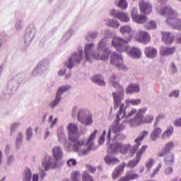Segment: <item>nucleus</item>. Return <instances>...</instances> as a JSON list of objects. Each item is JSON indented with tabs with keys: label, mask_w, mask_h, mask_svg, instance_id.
Masks as SVG:
<instances>
[{
	"label": "nucleus",
	"mask_w": 181,
	"mask_h": 181,
	"mask_svg": "<svg viewBox=\"0 0 181 181\" xmlns=\"http://www.w3.org/2000/svg\"><path fill=\"white\" fill-rule=\"evenodd\" d=\"M110 81L112 87L117 90V92H113L112 95L113 97L115 110L119 108V111L116 115L119 121L122 119V118H125L124 122L129 124V127H139V125H142L143 124H151V122H153V119H155L153 115H147L145 117V114H146L148 111V107H142L139 110L132 108L127 113V106H125L124 103H122L125 90L124 88L119 85V78L118 76L112 74L110 77Z\"/></svg>",
	"instance_id": "nucleus-1"
},
{
	"label": "nucleus",
	"mask_w": 181,
	"mask_h": 181,
	"mask_svg": "<svg viewBox=\"0 0 181 181\" xmlns=\"http://www.w3.org/2000/svg\"><path fill=\"white\" fill-rule=\"evenodd\" d=\"M125 129V124L123 123L119 124L118 122L113 124L107 130L106 135L107 144H109V148L107 150L108 153H122L123 155H128V156H134L135 152L138 151V148L141 146L142 141L148 136L149 132L148 131H143L140 134V136L137 137L135 140V145L131 146L122 145L118 143V141L125 139V135L120 134Z\"/></svg>",
	"instance_id": "nucleus-2"
},
{
	"label": "nucleus",
	"mask_w": 181,
	"mask_h": 181,
	"mask_svg": "<svg viewBox=\"0 0 181 181\" xmlns=\"http://www.w3.org/2000/svg\"><path fill=\"white\" fill-rule=\"evenodd\" d=\"M98 132V130H94L88 139L82 138L78 141H73L72 143L67 142V137L62 129H58L57 136L59 142L64 144L67 152H76L78 155H87L94 148V139H95Z\"/></svg>",
	"instance_id": "nucleus-3"
},
{
	"label": "nucleus",
	"mask_w": 181,
	"mask_h": 181,
	"mask_svg": "<svg viewBox=\"0 0 181 181\" xmlns=\"http://www.w3.org/2000/svg\"><path fill=\"white\" fill-rule=\"evenodd\" d=\"M130 41L131 37L124 40L119 37H115L112 40V45L119 53L126 52L132 59H140L142 52L136 47H129L128 42Z\"/></svg>",
	"instance_id": "nucleus-4"
},
{
	"label": "nucleus",
	"mask_w": 181,
	"mask_h": 181,
	"mask_svg": "<svg viewBox=\"0 0 181 181\" xmlns=\"http://www.w3.org/2000/svg\"><path fill=\"white\" fill-rule=\"evenodd\" d=\"M157 12H158L161 16L167 17L165 20L167 25H169V26H171L173 29L181 30V19L177 18L179 13H177V11L173 10L170 6L158 7Z\"/></svg>",
	"instance_id": "nucleus-5"
},
{
	"label": "nucleus",
	"mask_w": 181,
	"mask_h": 181,
	"mask_svg": "<svg viewBox=\"0 0 181 181\" xmlns=\"http://www.w3.org/2000/svg\"><path fill=\"white\" fill-rule=\"evenodd\" d=\"M71 116L73 118H78V121L83 124V125H86L87 127L93 125V116L86 109L78 108L77 106H75L72 109Z\"/></svg>",
	"instance_id": "nucleus-6"
},
{
	"label": "nucleus",
	"mask_w": 181,
	"mask_h": 181,
	"mask_svg": "<svg viewBox=\"0 0 181 181\" xmlns=\"http://www.w3.org/2000/svg\"><path fill=\"white\" fill-rule=\"evenodd\" d=\"M22 81L23 79L21 75L14 76L13 78L8 81L7 88L3 90L1 95V100H9V98H11V95L13 94V91H16L18 84H22Z\"/></svg>",
	"instance_id": "nucleus-7"
},
{
	"label": "nucleus",
	"mask_w": 181,
	"mask_h": 181,
	"mask_svg": "<svg viewBox=\"0 0 181 181\" xmlns=\"http://www.w3.org/2000/svg\"><path fill=\"white\" fill-rule=\"evenodd\" d=\"M84 58V51L83 50V47H78L77 52H75L69 58L68 61L64 63L65 67L68 69H73L74 66L80 64L83 62Z\"/></svg>",
	"instance_id": "nucleus-8"
},
{
	"label": "nucleus",
	"mask_w": 181,
	"mask_h": 181,
	"mask_svg": "<svg viewBox=\"0 0 181 181\" xmlns=\"http://www.w3.org/2000/svg\"><path fill=\"white\" fill-rule=\"evenodd\" d=\"M108 38L104 37L101 39L96 45V50L98 56H101L102 58L99 60H108L110 54H111V50H110L107 46L108 45Z\"/></svg>",
	"instance_id": "nucleus-9"
},
{
	"label": "nucleus",
	"mask_w": 181,
	"mask_h": 181,
	"mask_svg": "<svg viewBox=\"0 0 181 181\" xmlns=\"http://www.w3.org/2000/svg\"><path fill=\"white\" fill-rule=\"evenodd\" d=\"M84 59L85 62L91 63V59H96L100 60L103 57L98 55V52L95 51V44L90 42L85 45L84 47Z\"/></svg>",
	"instance_id": "nucleus-10"
},
{
	"label": "nucleus",
	"mask_w": 181,
	"mask_h": 181,
	"mask_svg": "<svg viewBox=\"0 0 181 181\" xmlns=\"http://www.w3.org/2000/svg\"><path fill=\"white\" fill-rule=\"evenodd\" d=\"M122 60L123 58L121 54L116 52H112L111 54L110 64H112V66H115V67H117V69H119V70L126 71V70H128V68L127 67V65L122 63Z\"/></svg>",
	"instance_id": "nucleus-11"
},
{
	"label": "nucleus",
	"mask_w": 181,
	"mask_h": 181,
	"mask_svg": "<svg viewBox=\"0 0 181 181\" xmlns=\"http://www.w3.org/2000/svg\"><path fill=\"white\" fill-rule=\"evenodd\" d=\"M52 168H57V163L56 162H52L50 156H47L45 157V160L42 162V168H40V176L42 180L46 177V172L45 171H47L49 169H52Z\"/></svg>",
	"instance_id": "nucleus-12"
},
{
	"label": "nucleus",
	"mask_w": 181,
	"mask_h": 181,
	"mask_svg": "<svg viewBox=\"0 0 181 181\" xmlns=\"http://www.w3.org/2000/svg\"><path fill=\"white\" fill-rule=\"evenodd\" d=\"M49 60L43 59L41 61L37 66L33 69L32 72V76H42V74H45L46 71H47V69H49Z\"/></svg>",
	"instance_id": "nucleus-13"
},
{
	"label": "nucleus",
	"mask_w": 181,
	"mask_h": 181,
	"mask_svg": "<svg viewBox=\"0 0 181 181\" xmlns=\"http://www.w3.org/2000/svg\"><path fill=\"white\" fill-rule=\"evenodd\" d=\"M36 35V28L35 26L30 25L25 30V33L23 35V40L25 46H29L32 42V40L35 39Z\"/></svg>",
	"instance_id": "nucleus-14"
},
{
	"label": "nucleus",
	"mask_w": 181,
	"mask_h": 181,
	"mask_svg": "<svg viewBox=\"0 0 181 181\" xmlns=\"http://www.w3.org/2000/svg\"><path fill=\"white\" fill-rule=\"evenodd\" d=\"M68 135L72 142H78V127L76 124L70 123L67 127Z\"/></svg>",
	"instance_id": "nucleus-15"
},
{
	"label": "nucleus",
	"mask_w": 181,
	"mask_h": 181,
	"mask_svg": "<svg viewBox=\"0 0 181 181\" xmlns=\"http://www.w3.org/2000/svg\"><path fill=\"white\" fill-rule=\"evenodd\" d=\"M109 14L115 19H119L121 22H129V16H128V13L124 11L112 8L109 11Z\"/></svg>",
	"instance_id": "nucleus-16"
},
{
	"label": "nucleus",
	"mask_w": 181,
	"mask_h": 181,
	"mask_svg": "<svg viewBox=\"0 0 181 181\" xmlns=\"http://www.w3.org/2000/svg\"><path fill=\"white\" fill-rule=\"evenodd\" d=\"M132 18L136 23L142 24L148 22V18L144 15L138 14V8L134 7L132 10Z\"/></svg>",
	"instance_id": "nucleus-17"
},
{
	"label": "nucleus",
	"mask_w": 181,
	"mask_h": 181,
	"mask_svg": "<svg viewBox=\"0 0 181 181\" xmlns=\"http://www.w3.org/2000/svg\"><path fill=\"white\" fill-rule=\"evenodd\" d=\"M148 149V146H143L141 149L136 153V160H131L128 164L127 167L132 169V168H135L138 163H139V160H141V158H142V154Z\"/></svg>",
	"instance_id": "nucleus-18"
},
{
	"label": "nucleus",
	"mask_w": 181,
	"mask_h": 181,
	"mask_svg": "<svg viewBox=\"0 0 181 181\" xmlns=\"http://www.w3.org/2000/svg\"><path fill=\"white\" fill-rule=\"evenodd\" d=\"M137 35V36L134 37V39L137 42H139V43L146 45L151 42V36L147 32L139 30Z\"/></svg>",
	"instance_id": "nucleus-19"
},
{
	"label": "nucleus",
	"mask_w": 181,
	"mask_h": 181,
	"mask_svg": "<svg viewBox=\"0 0 181 181\" xmlns=\"http://www.w3.org/2000/svg\"><path fill=\"white\" fill-rule=\"evenodd\" d=\"M176 52V47H165L162 46L160 47V54L163 57H169V56H173Z\"/></svg>",
	"instance_id": "nucleus-20"
},
{
	"label": "nucleus",
	"mask_w": 181,
	"mask_h": 181,
	"mask_svg": "<svg viewBox=\"0 0 181 181\" xmlns=\"http://www.w3.org/2000/svg\"><path fill=\"white\" fill-rule=\"evenodd\" d=\"M52 156H54L55 161H52V158H49L51 159V161L53 163L55 162L56 163H57L59 160H62V159H63V150L62 149V148H60V146H55L52 149Z\"/></svg>",
	"instance_id": "nucleus-21"
},
{
	"label": "nucleus",
	"mask_w": 181,
	"mask_h": 181,
	"mask_svg": "<svg viewBox=\"0 0 181 181\" xmlns=\"http://www.w3.org/2000/svg\"><path fill=\"white\" fill-rule=\"evenodd\" d=\"M162 40L165 45H172L175 40V34L170 32L163 31L161 33Z\"/></svg>",
	"instance_id": "nucleus-22"
},
{
	"label": "nucleus",
	"mask_w": 181,
	"mask_h": 181,
	"mask_svg": "<svg viewBox=\"0 0 181 181\" xmlns=\"http://www.w3.org/2000/svg\"><path fill=\"white\" fill-rule=\"evenodd\" d=\"M127 166V163H123L122 165H118L115 170L112 171V177L113 180H117L119 177V176L122 175L124 173V169Z\"/></svg>",
	"instance_id": "nucleus-23"
},
{
	"label": "nucleus",
	"mask_w": 181,
	"mask_h": 181,
	"mask_svg": "<svg viewBox=\"0 0 181 181\" xmlns=\"http://www.w3.org/2000/svg\"><path fill=\"white\" fill-rule=\"evenodd\" d=\"M173 148H175V142L170 141L167 143L164 148L158 152V155L159 158H163V155H165V153H170V151H172Z\"/></svg>",
	"instance_id": "nucleus-24"
},
{
	"label": "nucleus",
	"mask_w": 181,
	"mask_h": 181,
	"mask_svg": "<svg viewBox=\"0 0 181 181\" xmlns=\"http://www.w3.org/2000/svg\"><path fill=\"white\" fill-rule=\"evenodd\" d=\"M139 6L141 13L148 14L152 12V6L148 1L142 0L139 4Z\"/></svg>",
	"instance_id": "nucleus-25"
},
{
	"label": "nucleus",
	"mask_w": 181,
	"mask_h": 181,
	"mask_svg": "<svg viewBox=\"0 0 181 181\" xmlns=\"http://www.w3.org/2000/svg\"><path fill=\"white\" fill-rule=\"evenodd\" d=\"M144 54L148 59H155L158 56V49L153 47H146L144 49Z\"/></svg>",
	"instance_id": "nucleus-26"
},
{
	"label": "nucleus",
	"mask_w": 181,
	"mask_h": 181,
	"mask_svg": "<svg viewBox=\"0 0 181 181\" xmlns=\"http://www.w3.org/2000/svg\"><path fill=\"white\" fill-rule=\"evenodd\" d=\"M136 179H139V175L135 173L134 171L130 170L126 173L124 177H122L118 181H131L136 180Z\"/></svg>",
	"instance_id": "nucleus-27"
},
{
	"label": "nucleus",
	"mask_w": 181,
	"mask_h": 181,
	"mask_svg": "<svg viewBox=\"0 0 181 181\" xmlns=\"http://www.w3.org/2000/svg\"><path fill=\"white\" fill-rule=\"evenodd\" d=\"M120 32L122 33V35H129V37H127L124 40H127V39H131L132 40V38L134 37V35L132 33V28H131V26L129 25H124L120 28Z\"/></svg>",
	"instance_id": "nucleus-28"
},
{
	"label": "nucleus",
	"mask_w": 181,
	"mask_h": 181,
	"mask_svg": "<svg viewBox=\"0 0 181 181\" xmlns=\"http://www.w3.org/2000/svg\"><path fill=\"white\" fill-rule=\"evenodd\" d=\"M139 91H141L139 85L137 83H132L127 88L126 94H134V93H139Z\"/></svg>",
	"instance_id": "nucleus-29"
},
{
	"label": "nucleus",
	"mask_w": 181,
	"mask_h": 181,
	"mask_svg": "<svg viewBox=\"0 0 181 181\" xmlns=\"http://www.w3.org/2000/svg\"><path fill=\"white\" fill-rule=\"evenodd\" d=\"M105 162L106 165H108L109 166H115V165L119 163V159L110 156H106L105 157Z\"/></svg>",
	"instance_id": "nucleus-30"
},
{
	"label": "nucleus",
	"mask_w": 181,
	"mask_h": 181,
	"mask_svg": "<svg viewBox=\"0 0 181 181\" xmlns=\"http://www.w3.org/2000/svg\"><path fill=\"white\" fill-rule=\"evenodd\" d=\"M163 157L165 165H173L175 163V156L172 153H164Z\"/></svg>",
	"instance_id": "nucleus-31"
},
{
	"label": "nucleus",
	"mask_w": 181,
	"mask_h": 181,
	"mask_svg": "<svg viewBox=\"0 0 181 181\" xmlns=\"http://www.w3.org/2000/svg\"><path fill=\"white\" fill-rule=\"evenodd\" d=\"M71 88V86L70 85H64L59 87L56 95L59 97V98H62V95L67 91H69Z\"/></svg>",
	"instance_id": "nucleus-32"
},
{
	"label": "nucleus",
	"mask_w": 181,
	"mask_h": 181,
	"mask_svg": "<svg viewBox=\"0 0 181 181\" xmlns=\"http://www.w3.org/2000/svg\"><path fill=\"white\" fill-rule=\"evenodd\" d=\"M160 134H162V129L155 127L150 135L151 141H156V139L159 138V135H160Z\"/></svg>",
	"instance_id": "nucleus-33"
},
{
	"label": "nucleus",
	"mask_w": 181,
	"mask_h": 181,
	"mask_svg": "<svg viewBox=\"0 0 181 181\" xmlns=\"http://www.w3.org/2000/svg\"><path fill=\"white\" fill-rule=\"evenodd\" d=\"M73 35H74V30L73 28H69L67 32H66L62 39V42L63 43H66V42L70 40L71 37H73Z\"/></svg>",
	"instance_id": "nucleus-34"
},
{
	"label": "nucleus",
	"mask_w": 181,
	"mask_h": 181,
	"mask_svg": "<svg viewBox=\"0 0 181 181\" xmlns=\"http://www.w3.org/2000/svg\"><path fill=\"white\" fill-rule=\"evenodd\" d=\"M115 4L122 11H125L128 8V1L127 0H115Z\"/></svg>",
	"instance_id": "nucleus-35"
},
{
	"label": "nucleus",
	"mask_w": 181,
	"mask_h": 181,
	"mask_svg": "<svg viewBox=\"0 0 181 181\" xmlns=\"http://www.w3.org/2000/svg\"><path fill=\"white\" fill-rule=\"evenodd\" d=\"M92 81H93V83H95L96 84H98L99 86H105V82L104 81L103 76L101 75H96L93 76L92 78Z\"/></svg>",
	"instance_id": "nucleus-36"
},
{
	"label": "nucleus",
	"mask_w": 181,
	"mask_h": 181,
	"mask_svg": "<svg viewBox=\"0 0 181 181\" xmlns=\"http://www.w3.org/2000/svg\"><path fill=\"white\" fill-rule=\"evenodd\" d=\"M23 142V134L19 132L18 133L16 137V146L17 149H19L21 148V146L22 145Z\"/></svg>",
	"instance_id": "nucleus-37"
},
{
	"label": "nucleus",
	"mask_w": 181,
	"mask_h": 181,
	"mask_svg": "<svg viewBox=\"0 0 181 181\" xmlns=\"http://www.w3.org/2000/svg\"><path fill=\"white\" fill-rule=\"evenodd\" d=\"M125 104L127 107H129V105H139L141 104V99H127Z\"/></svg>",
	"instance_id": "nucleus-38"
},
{
	"label": "nucleus",
	"mask_w": 181,
	"mask_h": 181,
	"mask_svg": "<svg viewBox=\"0 0 181 181\" xmlns=\"http://www.w3.org/2000/svg\"><path fill=\"white\" fill-rule=\"evenodd\" d=\"M173 134V127H169L167 129L163 132L162 135L163 139H167V138H170Z\"/></svg>",
	"instance_id": "nucleus-39"
},
{
	"label": "nucleus",
	"mask_w": 181,
	"mask_h": 181,
	"mask_svg": "<svg viewBox=\"0 0 181 181\" xmlns=\"http://www.w3.org/2000/svg\"><path fill=\"white\" fill-rule=\"evenodd\" d=\"M23 181L32 180V171H30V169L27 168L26 170H25L23 174Z\"/></svg>",
	"instance_id": "nucleus-40"
},
{
	"label": "nucleus",
	"mask_w": 181,
	"mask_h": 181,
	"mask_svg": "<svg viewBox=\"0 0 181 181\" xmlns=\"http://www.w3.org/2000/svg\"><path fill=\"white\" fill-rule=\"evenodd\" d=\"M88 40H95L98 37V31H90L88 33L86 37Z\"/></svg>",
	"instance_id": "nucleus-41"
},
{
	"label": "nucleus",
	"mask_w": 181,
	"mask_h": 181,
	"mask_svg": "<svg viewBox=\"0 0 181 181\" xmlns=\"http://www.w3.org/2000/svg\"><path fill=\"white\" fill-rule=\"evenodd\" d=\"M107 26H110V28H115L116 29L119 28V22L114 19H108L107 21Z\"/></svg>",
	"instance_id": "nucleus-42"
},
{
	"label": "nucleus",
	"mask_w": 181,
	"mask_h": 181,
	"mask_svg": "<svg viewBox=\"0 0 181 181\" xmlns=\"http://www.w3.org/2000/svg\"><path fill=\"white\" fill-rule=\"evenodd\" d=\"M60 101H62V98H59V96H55V99L50 103L49 104V107L53 110L54 108H56V107H57V105H59V103H60Z\"/></svg>",
	"instance_id": "nucleus-43"
},
{
	"label": "nucleus",
	"mask_w": 181,
	"mask_h": 181,
	"mask_svg": "<svg viewBox=\"0 0 181 181\" xmlns=\"http://www.w3.org/2000/svg\"><path fill=\"white\" fill-rule=\"evenodd\" d=\"M15 155L14 154H10L7 156L6 157V164L7 166H12L13 165V162H15Z\"/></svg>",
	"instance_id": "nucleus-44"
},
{
	"label": "nucleus",
	"mask_w": 181,
	"mask_h": 181,
	"mask_svg": "<svg viewBox=\"0 0 181 181\" xmlns=\"http://www.w3.org/2000/svg\"><path fill=\"white\" fill-rule=\"evenodd\" d=\"M27 141H30L32 136H33V129L32 127H28L25 132Z\"/></svg>",
	"instance_id": "nucleus-45"
},
{
	"label": "nucleus",
	"mask_w": 181,
	"mask_h": 181,
	"mask_svg": "<svg viewBox=\"0 0 181 181\" xmlns=\"http://www.w3.org/2000/svg\"><path fill=\"white\" fill-rule=\"evenodd\" d=\"M48 123L50 124V128L53 129L54 127V125L57 124V117L53 119V115H50L48 119Z\"/></svg>",
	"instance_id": "nucleus-46"
},
{
	"label": "nucleus",
	"mask_w": 181,
	"mask_h": 181,
	"mask_svg": "<svg viewBox=\"0 0 181 181\" xmlns=\"http://www.w3.org/2000/svg\"><path fill=\"white\" fill-rule=\"evenodd\" d=\"M80 177V173L78 171H74L71 175V181H78Z\"/></svg>",
	"instance_id": "nucleus-47"
},
{
	"label": "nucleus",
	"mask_w": 181,
	"mask_h": 181,
	"mask_svg": "<svg viewBox=\"0 0 181 181\" xmlns=\"http://www.w3.org/2000/svg\"><path fill=\"white\" fill-rule=\"evenodd\" d=\"M23 28V21L22 20H18L15 25L16 30L19 32L20 30H22Z\"/></svg>",
	"instance_id": "nucleus-48"
},
{
	"label": "nucleus",
	"mask_w": 181,
	"mask_h": 181,
	"mask_svg": "<svg viewBox=\"0 0 181 181\" xmlns=\"http://www.w3.org/2000/svg\"><path fill=\"white\" fill-rule=\"evenodd\" d=\"M156 26H157L156 22L151 21H149L148 24L145 27L146 28V29H148V30H151L156 29Z\"/></svg>",
	"instance_id": "nucleus-49"
},
{
	"label": "nucleus",
	"mask_w": 181,
	"mask_h": 181,
	"mask_svg": "<svg viewBox=\"0 0 181 181\" xmlns=\"http://www.w3.org/2000/svg\"><path fill=\"white\" fill-rule=\"evenodd\" d=\"M155 163V161L152 159L150 158L146 162V168L147 170H151L152 169V166H153V164Z\"/></svg>",
	"instance_id": "nucleus-50"
},
{
	"label": "nucleus",
	"mask_w": 181,
	"mask_h": 181,
	"mask_svg": "<svg viewBox=\"0 0 181 181\" xmlns=\"http://www.w3.org/2000/svg\"><path fill=\"white\" fill-rule=\"evenodd\" d=\"M179 95H180V90H175L170 92L169 94V97H173V98H179Z\"/></svg>",
	"instance_id": "nucleus-51"
},
{
	"label": "nucleus",
	"mask_w": 181,
	"mask_h": 181,
	"mask_svg": "<svg viewBox=\"0 0 181 181\" xmlns=\"http://www.w3.org/2000/svg\"><path fill=\"white\" fill-rule=\"evenodd\" d=\"M66 165L69 168H71V166H76L77 165V160L74 158H70L67 160Z\"/></svg>",
	"instance_id": "nucleus-52"
},
{
	"label": "nucleus",
	"mask_w": 181,
	"mask_h": 181,
	"mask_svg": "<svg viewBox=\"0 0 181 181\" xmlns=\"http://www.w3.org/2000/svg\"><path fill=\"white\" fill-rule=\"evenodd\" d=\"M83 181H94L93 177H91L88 172L85 171L83 176Z\"/></svg>",
	"instance_id": "nucleus-53"
},
{
	"label": "nucleus",
	"mask_w": 181,
	"mask_h": 181,
	"mask_svg": "<svg viewBox=\"0 0 181 181\" xmlns=\"http://www.w3.org/2000/svg\"><path fill=\"white\" fill-rule=\"evenodd\" d=\"M107 135V131L104 130L99 139V145H103L105 142V136Z\"/></svg>",
	"instance_id": "nucleus-54"
},
{
	"label": "nucleus",
	"mask_w": 181,
	"mask_h": 181,
	"mask_svg": "<svg viewBox=\"0 0 181 181\" xmlns=\"http://www.w3.org/2000/svg\"><path fill=\"white\" fill-rule=\"evenodd\" d=\"M170 69L171 73H173V74H176V73H177V66H176V64H175V62L170 63Z\"/></svg>",
	"instance_id": "nucleus-55"
},
{
	"label": "nucleus",
	"mask_w": 181,
	"mask_h": 181,
	"mask_svg": "<svg viewBox=\"0 0 181 181\" xmlns=\"http://www.w3.org/2000/svg\"><path fill=\"white\" fill-rule=\"evenodd\" d=\"M20 126H21L20 123H14L11 124L10 128L11 133L13 134V132H15V131H16V129H18Z\"/></svg>",
	"instance_id": "nucleus-56"
},
{
	"label": "nucleus",
	"mask_w": 181,
	"mask_h": 181,
	"mask_svg": "<svg viewBox=\"0 0 181 181\" xmlns=\"http://www.w3.org/2000/svg\"><path fill=\"white\" fill-rule=\"evenodd\" d=\"M164 173L165 176H170L173 173V168L168 167L165 169Z\"/></svg>",
	"instance_id": "nucleus-57"
},
{
	"label": "nucleus",
	"mask_w": 181,
	"mask_h": 181,
	"mask_svg": "<svg viewBox=\"0 0 181 181\" xmlns=\"http://www.w3.org/2000/svg\"><path fill=\"white\" fill-rule=\"evenodd\" d=\"M66 66H64V67L61 68L58 71H57V74L58 76H59V77H63V76H64V74H66Z\"/></svg>",
	"instance_id": "nucleus-58"
},
{
	"label": "nucleus",
	"mask_w": 181,
	"mask_h": 181,
	"mask_svg": "<svg viewBox=\"0 0 181 181\" xmlns=\"http://www.w3.org/2000/svg\"><path fill=\"white\" fill-rule=\"evenodd\" d=\"M160 168H162V165L158 164L156 170H154L153 173L151 174V177H155L156 175H158V173H159V170H160Z\"/></svg>",
	"instance_id": "nucleus-59"
},
{
	"label": "nucleus",
	"mask_w": 181,
	"mask_h": 181,
	"mask_svg": "<svg viewBox=\"0 0 181 181\" xmlns=\"http://www.w3.org/2000/svg\"><path fill=\"white\" fill-rule=\"evenodd\" d=\"M174 125H175V127H181V117H180L174 121Z\"/></svg>",
	"instance_id": "nucleus-60"
},
{
	"label": "nucleus",
	"mask_w": 181,
	"mask_h": 181,
	"mask_svg": "<svg viewBox=\"0 0 181 181\" xmlns=\"http://www.w3.org/2000/svg\"><path fill=\"white\" fill-rule=\"evenodd\" d=\"M87 169L92 173H95V170H97V168L93 165H87Z\"/></svg>",
	"instance_id": "nucleus-61"
},
{
	"label": "nucleus",
	"mask_w": 181,
	"mask_h": 181,
	"mask_svg": "<svg viewBox=\"0 0 181 181\" xmlns=\"http://www.w3.org/2000/svg\"><path fill=\"white\" fill-rule=\"evenodd\" d=\"M49 136H50V130H49V128H47L45 129V131L44 138L45 139H47Z\"/></svg>",
	"instance_id": "nucleus-62"
},
{
	"label": "nucleus",
	"mask_w": 181,
	"mask_h": 181,
	"mask_svg": "<svg viewBox=\"0 0 181 181\" xmlns=\"http://www.w3.org/2000/svg\"><path fill=\"white\" fill-rule=\"evenodd\" d=\"M33 181H39V174H34L32 178Z\"/></svg>",
	"instance_id": "nucleus-63"
},
{
	"label": "nucleus",
	"mask_w": 181,
	"mask_h": 181,
	"mask_svg": "<svg viewBox=\"0 0 181 181\" xmlns=\"http://www.w3.org/2000/svg\"><path fill=\"white\" fill-rule=\"evenodd\" d=\"M176 40L178 43H180L181 45V33L177 34Z\"/></svg>",
	"instance_id": "nucleus-64"
}]
</instances>
